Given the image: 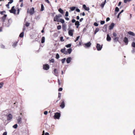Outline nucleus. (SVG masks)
<instances>
[{
  "mask_svg": "<svg viewBox=\"0 0 135 135\" xmlns=\"http://www.w3.org/2000/svg\"><path fill=\"white\" fill-rule=\"evenodd\" d=\"M72 50V49L71 48H70L68 49L67 50V51H68V53L69 54H70Z\"/></svg>",
  "mask_w": 135,
  "mask_h": 135,
  "instance_id": "a878e982",
  "label": "nucleus"
},
{
  "mask_svg": "<svg viewBox=\"0 0 135 135\" xmlns=\"http://www.w3.org/2000/svg\"><path fill=\"white\" fill-rule=\"evenodd\" d=\"M118 37H116L114 38V40L115 41H118Z\"/></svg>",
  "mask_w": 135,
  "mask_h": 135,
  "instance_id": "4d7b16f0",
  "label": "nucleus"
},
{
  "mask_svg": "<svg viewBox=\"0 0 135 135\" xmlns=\"http://www.w3.org/2000/svg\"><path fill=\"white\" fill-rule=\"evenodd\" d=\"M61 96V94L60 93H58V98H59V100L60 99Z\"/></svg>",
  "mask_w": 135,
  "mask_h": 135,
  "instance_id": "49530a36",
  "label": "nucleus"
},
{
  "mask_svg": "<svg viewBox=\"0 0 135 135\" xmlns=\"http://www.w3.org/2000/svg\"><path fill=\"white\" fill-rule=\"evenodd\" d=\"M107 25L106 24L103 27V31L104 32H105L107 31Z\"/></svg>",
  "mask_w": 135,
  "mask_h": 135,
  "instance_id": "f3484780",
  "label": "nucleus"
},
{
  "mask_svg": "<svg viewBox=\"0 0 135 135\" xmlns=\"http://www.w3.org/2000/svg\"><path fill=\"white\" fill-rule=\"evenodd\" d=\"M11 3H9V2H8V4L6 5V7L8 8L9 9V4H11Z\"/></svg>",
  "mask_w": 135,
  "mask_h": 135,
  "instance_id": "37998d69",
  "label": "nucleus"
},
{
  "mask_svg": "<svg viewBox=\"0 0 135 135\" xmlns=\"http://www.w3.org/2000/svg\"><path fill=\"white\" fill-rule=\"evenodd\" d=\"M60 116V113L57 112L55 114L54 118L55 119H59Z\"/></svg>",
  "mask_w": 135,
  "mask_h": 135,
  "instance_id": "f03ea898",
  "label": "nucleus"
},
{
  "mask_svg": "<svg viewBox=\"0 0 135 135\" xmlns=\"http://www.w3.org/2000/svg\"><path fill=\"white\" fill-rule=\"evenodd\" d=\"M59 22H60L61 23L63 24L65 22V21L63 19H60L59 21Z\"/></svg>",
  "mask_w": 135,
  "mask_h": 135,
  "instance_id": "c85d7f7f",
  "label": "nucleus"
},
{
  "mask_svg": "<svg viewBox=\"0 0 135 135\" xmlns=\"http://www.w3.org/2000/svg\"><path fill=\"white\" fill-rule=\"evenodd\" d=\"M7 15L4 14V16L2 17V18H1L2 20V21L3 22H4V21L6 17H7Z\"/></svg>",
  "mask_w": 135,
  "mask_h": 135,
  "instance_id": "6ab92c4d",
  "label": "nucleus"
},
{
  "mask_svg": "<svg viewBox=\"0 0 135 135\" xmlns=\"http://www.w3.org/2000/svg\"><path fill=\"white\" fill-rule=\"evenodd\" d=\"M105 4V3H104L103 2H102L101 5V6L102 8H103V7L104 6Z\"/></svg>",
  "mask_w": 135,
  "mask_h": 135,
  "instance_id": "09e8293b",
  "label": "nucleus"
},
{
  "mask_svg": "<svg viewBox=\"0 0 135 135\" xmlns=\"http://www.w3.org/2000/svg\"><path fill=\"white\" fill-rule=\"evenodd\" d=\"M17 124H16L13 126V127L15 129H16L17 127Z\"/></svg>",
  "mask_w": 135,
  "mask_h": 135,
  "instance_id": "58836bf2",
  "label": "nucleus"
},
{
  "mask_svg": "<svg viewBox=\"0 0 135 135\" xmlns=\"http://www.w3.org/2000/svg\"><path fill=\"white\" fill-rule=\"evenodd\" d=\"M62 88H60L58 90V91H62Z\"/></svg>",
  "mask_w": 135,
  "mask_h": 135,
  "instance_id": "680f3d73",
  "label": "nucleus"
},
{
  "mask_svg": "<svg viewBox=\"0 0 135 135\" xmlns=\"http://www.w3.org/2000/svg\"><path fill=\"white\" fill-rule=\"evenodd\" d=\"M50 61L51 62L53 63L54 62V60L53 59H52L51 60H50Z\"/></svg>",
  "mask_w": 135,
  "mask_h": 135,
  "instance_id": "3c124183",
  "label": "nucleus"
},
{
  "mask_svg": "<svg viewBox=\"0 0 135 135\" xmlns=\"http://www.w3.org/2000/svg\"><path fill=\"white\" fill-rule=\"evenodd\" d=\"M132 46L133 47H135V42H133L131 44Z\"/></svg>",
  "mask_w": 135,
  "mask_h": 135,
  "instance_id": "e433bc0d",
  "label": "nucleus"
},
{
  "mask_svg": "<svg viewBox=\"0 0 135 135\" xmlns=\"http://www.w3.org/2000/svg\"><path fill=\"white\" fill-rule=\"evenodd\" d=\"M102 47V46H101L100 44L97 43V44L96 48L98 51H100L101 50Z\"/></svg>",
  "mask_w": 135,
  "mask_h": 135,
  "instance_id": "20e7f679",
  "label": "nucleus"
},
{
  "mask_svg": "<svg viewBox=\"0 0 135 135\" xmlns=\"http://www.w3.org/2000/svg\"><path fill=\"white\" fill-rule=\"evenodd\" d=\"M44 10V5L43 4H41V11H43Z\"/></svg>",
  "mask_w": 135,
  "mask_h": 135,
  "instance_id": "b1692460",
  "label": "nucleus"
},
{
  "mask_svg": "<svg viewBox=\"0 0 135 135\" xmlns=\"http://www.w3.org/2000/svg\"><path fill=\"white\" fill-rule=\"evenodd\" d=\"M71 21L72 23H74L76 21V20L75 19H73Z\"/></svg>",
  "mask_w": 135,
  "mask_h": 135,
  "instance_id": "13d9d810",
  "label": "nucleus"
},
{
  "mask_svg": "<svg viewBox=\"0 0 135 135\" xmlns=\"http://www.w3.org/2000/svg\"><path fill=\"white\" fill-rule=\"evenodd\" d=\"M123 41L125 43L126 45H127L128 42V38L126 37H124L123 39Z\"/></svg>",
  "mask_w": 135,
  "mask_h": 135,
  "instance_id": "9b49d317",
  "label": "nucleus"
},
{
  "mask_svg": "<svg viewBox=\"0 0 135 135\" xmlns=\"http://www.w3.org/2000/svg\"><path fill=\"white\" fill-rule=\"evenodd\" d=\"M57 29L58 30H59L61 28V25H58L57 27Z\"/></svg>",
  "mask_w": 135,
  "mask_h": 135,
  "instance_id": "de8ad7c7",
  "label": "nucleus"
},
{
  "mask_svg": "<svg viewBox=\"0 0 135 135\" xmlns=\"http://www.w3.org/2000/svg\"><path fill=\"white\" fill-rule=\"evenodd\" d=\"M59 11L61 14H63L64 13V11L61 8H60L58 9Z\"/></svg>",
  "mask_w": 135,
  "mask_h": 135,
  "instance_id": "393cba45",
  "label": "nucleus"
},
{
  "mask_svg": "<svg viewBox=\"0 0 135 135\" xmlns=\"http://www.w3.org/2000/svg\"><path fill=\"white\" fill-rule=\"evenodd\" d=\"M83 7L86 11H88L89 12V7H86L85 4H83Z\"/></svg>",
  "mask_w": 135,
  "mask_h": 135,
  "instance_id": "f8f14e48",
  "label": "nucleus"
},
{
  "mask_svg": "<svg viewBox=\"0 0 135 135\" xmlns=\"http://www.w3.org/2000/svg\"><path fill=\"white\" fill-rule=\"evenodd\" d=\"M111 39L110 37L108 34L107 35V40L108 41H109Z\"/></svg>",
  "mask_w": 135,
  "mask_h": 135,
  "instance_id": "4be33fe9",
  "label": "nucleus"
},
{
  "mask_svg": "<svg viewBox=\"0 0 135 135\" xmlns=\"http://www.w3.org/2000/svg\"><path fill=\"white\" fill-rule=\"evenodd\" d=\"M3 83H0V89L2 88L3 86Z\"/></svg>",
  "mask_w": 135,
  "mask_h": 135,
  "instance_id": "8fccbe9b",
  "label": "nucleus"
},
{
  "mask_svg": "<svg viewBox=\"0 0 135 135\" xmlns=\"http://www.w3.org/2000/svg\"><path fill=\"white\" fill-rule=\"evenodd\" d=\"M69 15V13L68 12L66 11V12L65 14V16L66 17H67Z\"/></svg>",
  "mask_w": 135,
  "mask_h": 135,
  "instance_id": "5fc2aeb1",
  "label": "nucleus"
},
{
  "mask_svg": "<svg viewBox=\"0 0 135 135\" xmlns=\"http://www.w3.org/2000/svg\"><path fill=\"white\" fill-rule=\"evenodd\" d=\"M71 58L70 57H68L66 60V61L68 64H69L70 63L71 61Z\"/></svg>",
  "mask_w": 135,
  "mask_h": 135,
  "instance_id": "aec40b11",
  "label": "nucleus"
},
{
  "mask_svg": "<svg viewBox=\"0 0 135 135\" xmlns=\"http://www.w3.org/2000/svg\"><path fill=\"white\" fill-rule=\"evenodd\" d=\"M17 123L18 124H21L22 121V118L20 117H18V118L17 119Z\"/></svg>",
  "mask_w": 135,
  "mask_h": 135,
  "instance_id": "9d476101",
  "label": "nucleus"
},
{
  "mask_svg": "<svg viewBox=\"0 0 135 135\" xmlns=\"http://www.w3.org/2000/svg\"><path fill=\"white\" fill-rule=\"evenodd\" d=\"M15 6H13L11 10H9V11L11 13H15L16 10L14 9Z\"/></svg>",
  "mask_w": 135,
  "mask_h": 135,
  "instance_id": "423d86ee",
  "label": "nucleus"
},
{
  "mask_svg": "<svg viewBox=\"0 0 135 135\" xmlns=\"http://www.w3.org/2000/svg\"><path fill=\"white\" fill-rule=\"evenodd\" d=\"M115 24L113 23H112L109 26V29L110 30H111L114 27Z\"/></svg>",
  "mask_w": 135,
  "mask_h": 135,
  "instance_id": "ddd939ff",
  "label": "nucleus"
},
{
  "mask_svg": "<svg viewBox=\"0 0 135 135\" xmlns=\"http://www.w3.org/2000/svg\"><path fill=\"white\" fill-rule=\"evenodd\" d=\"M12 115L9 114H8L7 116V119L8 120H9L12 119Z\"/></svg>",
  "mask_w": 135,
  "mask_h": 135,
  "instance_id": "1a4fd4ad",
  "label": "nucleus"
},
{
  "mask_svg": "<svg viewBox=\"0 0 135 135\" xmlns=\"http://www.w3.org/2000/svg\"><path fill=\"white\" fill-rule=\"evenodd\" d=\"M113 36L114 37H116L117 36V34L115 32H114L113 33Z\"/></svg>",
  "mask_w": 135,
  "mask_h": 135,
  "instance_id": "0e129e2a",
  "label": "nucleus"
},
{
  "mask_svg": "<svg viewBox=\"0 0 135 135\" xmlns=\"http://www.w3.org/2000/svg\"><path fill=\"white\" fill-rule=\"evenodd\" d=\"M60 106L62 109L64 108L65 107V104L64 101L62 102Z\"/></svg>",
  "mask_w": 135,
  "mask_h": 135,
  "instance_id": "4468645a",
  "label": "nucleus"
},
{
  "mask_svg": "<svg viewBox=\"0 0 135 135\" xmlns=\"http://www.w3.org/2000/svg\"><path fill=\"white\" fill-rule=\"evenodd\" d=\"M65 60H66L65 58H64L61 60V62H62V64H63L64 63Z\"/></svg>",
  "mask_w": 135,
  "mask_h": 135,
  "instance_id": "f704fd0d",
  "label": "nucleus"
},
{
  "mask_svg": "<svg viewBox=\"0 0 135 135\" xmlns=\"http://www.w3.org/2000/svg\"><path fill=\"white\" fill-rule=\"evenodd\" d=\"M62 27V29L63 30L65 31H66V25L65 24H63Z\"/></svg>",
  "mask_w": 135,
  "mask_h": 135,
  "instance_id": "2eb2a0df",
  "label": "nucleus"
},
{
  "mask_svg": "<svg viewBox=\"0 0 135 135\" xmlns=\"http://www.w3.org/2000/svg\"><path fill=\"white\" fill-rule=\"evenodd\" d=\"M24 32L23 31L20 33L19 35V37H22L24 36Z\"/></svg>",
  "mask_w": 135,
  "mask_h": 135,
  "instance_id": "cd10ccee",
  "label": "nucleus"
},
{
  "mask_svg": "<svg viewBox=\"0 0 135 135\" xmlns=\"http://www.w3.org/2000/svg\"><path fill=\"white\" fill-rule=\"evenodd\" d=\"M119 11V9L117 7H116L115 8V11L117 12H118Z\"/></svg>",
  "mask_w": 135,
  "mask_h": 135,
  "instance_id": "a19ab883",
  "label": "nucleus"
},
{
  "mask_svg": "<svg viewBox=\"0 0 135 135\" xmlns=\"http://www.w3.org/2000/svg\"><path fill=\"white\" fill-rule=\"evenodd\" d=\"M63 37L62 36H61V37H60V40L62 41V42H63L64 41V40L63 39Z\"/></svg>",
  "mask_w": 135,
  "mask_h": 135,
  "instance_id": "ea45409f",
  "label": "nucleus"
},
{
  "mask_svg": "<svg viewBox=\"0 0 135 135\" xmlns=\"http://www.w3.org/2000/svg\"><path fill=\"white\" fill-rule=\"evenodd\" d=\"M99 31V29L98 28H97L95 29V30L94 31V34H95L96 33L98 32Z\"/></svg>",
  "mask_w": 135,
  "mask_h": 135,
  "instance_id": "c756f323",
  "label": "nucleus"
},
{
  "mask_svg": "<svg viewBox=\"0 0 135 135\" xmlns=\"http://www.w3.org/2000/svg\"><path fill=\"white\" fill-rule=\"evenodd\" d=\"M6 12L5 11H0V14H1L2 15H3V13H6Z\"/></svg>",
  "mask_w": 135,
  "mask_h": 135,
  "instance_id": "c03bdc74",
  "label": "nucleus"
},
{
  "mask_svg": "<svg viewBox=\"0 0 135 135\" xmlns=\"http://www.w3.org/2000/svg\"><path fill=\"white\" fill-rule=\"evenodd\" d=\"M128 33L129 35L132 36H135V33L131 31L128 32Z\"/></svg>",
  "mask_w": 135,
  "mask_h": 135,
  "instance_id": "412c9836",
  "label": "nucleus"
},
{
  "mask_svg": "<svg viewBox=\"0 0 135 135\" xmlns=\"http://www.w3.org/2000/svg\"><path fill=\"white\" fill-rule=\"evenodd\" d=\"M54 74L56 76H57V74L58 73V72L56 69L55 68L54 69Z\"/></svg>",
  "mask_w": 135,
  "mask_h": 135,
  "instance_id": "5701e85b",
  "label": "nucleus"
},
{
  "mask_svg": "<svg viewBox=\"0 0 135 135\" xmlns=\"http://www.w3.org/2000/svg\"><path fill=\"white\" fill-rule=\"evenodd\" d=\"M45 41V37H42L41 40V42L42 43H43Z\"/></svg>",
  "mask_w": 135,
  "mask_h": 135,
  "instance_id": "bb28decb",
  "label": "nucleus"
},
{
  "mask_svg": "<svg viewBox=\"0 0 135 135\" xmlns=\"http://www.w3.org/2000/svg\"><path fill=\"white\" fill-rule=\"evenodd\" d=\"M135 49H134V48H133L131 52L132 54H133L134 53L135 51Z\"/></svg>",
  "mask_w": 135,
  "mask_h": 135,
  "instance_id": "864d4df0",
  "label": "nucleus"
},
{
  "mask_svg": "<svg viewBox=\"0 0 135 135\" xmlns=\"http://www.w3.org/2000/svg\"><path fill=\"white\" fill-rule=\"evenodd\" d=\"M71 44H69L66 45L65 46L67 48H69L71 47Z\"/></svg>",
  "mask_w": 135,
  "mask_h": 135,
  "instance_id": "c9c22d12",
  "label": "nucleus"
},
{
  "mask_svg": "<svg viewBox=\"0 0 135 135\" xmlns=\"http://www.w3.org/2000/svg\"><path fill=\"white\" fill-rule=\"evenodd\" d=\"M60 20V17L59 16L57 15H56L54 18V21H57L58 22H59Z\"/></svg>",
  "mask_w": 135,
  "mask_h": 135,
  "instance_id": "7ed1b4c3",
  "label": "nucleus"
},
{
  "mask_svg": "<svg viewBox=\"0 0 135 135\" xmlns=\"http://www.w3.org/2000/svg\"><path fill=\"white\" fill-rule=\"evenodd\" d=\"M75 26L78 25H80L79 22L78 21H76L75 23Z\"/></svg>",
  "mask_w": 135,
  "mask_h": 135,
  "instance_id": "473e14b6",
  "label": "nucleus"
},
{
  "mask_svg": "<svg viewBox=\"0 0 135 135\" xmlns=\"http://www.w3.org/2000/svg\"><path fill=\"white\" fill-rule=\"evenodd\" d=\"M65 48H64V49H61L60 51L61 52L64 53V54H66L67 52L65 51Z\"/></svg>",
  "mask_w": 135,
  "mask_h": 135,
  "instance_id": "dca6fc26",
  "label": "nucleus"
},
{
  "mask_svg": "<svg viewBox=\"0 0 135 135\" xmlns=\"http://www.w3.org/2000/svg\"><path fill=\"white\" fill-rule=\"evenodd\" d=\"M76 11L78 12H80V10L78 8H76Z\"/></svg>",
  "mask_w": 135,
  "mask_h": 135,
  "instance_id": "e2e57ef3",
  "label": "nucleus"
},
{
  "mask_svg": "<svg viewBox=\"0 0 135 135\" xmlns=\"http://www.w3.org/2000/svg\"><path fill=\"white\" fill-rule=\"evenodd\" d=\"M48 112L47 111H45L44 112V114L45 115H46L47 114Z\"/></svg>",
  "mask_w": 135,
  "mask_h": 135,
  "instance_id": "69168bd1",
  "label": "nucleus"
},
{
  "mask_svg": "<svg viewBox=\"0 0 135 135\" xmlns=\"http://www.w3.org/2000/svg\"><path fill=\"white\" fill-rule=\"evenodd\" d=\"M30 23H28L27 22H26L25 25L27 27L29 26Z\"/></svg>",
  "mask_w": 135,
  "mask_h": 135,
  "instance_id": "4c0bfd02",
  "label": "nucleus"
},
{
  "mask_svg": "<svg viewBox=\"0 0 135 135\" xmlns=\"http://www.w3.org/2000/svg\"><path fill=\"white\" fill-rule=\"evenodd\" d=\"M9 1H10L9 2V3H12L13 2V0H8Z\"/></svg>",
  "mask_w": 135,
  "mask_h": 135,
  "instance_id": "052dcab7",
  "label": "nucleus"
},
{
  "mask_svg": "<svg viewBox=\"0 0 135 135\" xmlns=\"http://www.w3.org/2000/svg\"><path fill=\"white\" fill-rule=\"evenodd\" d=\"M74 31V29L70 30L68 31V34L69 36H73V32Z\"/></svg>",
  "mask_w": 135,
  "mask_h": 135,
  "instance_id": "0eeeda50",
  "label": "nucleus"
},
{
  "mask_svg": "<svg viewBox=\"0 0 135 135\" xmlns=\"http://www.w3.org/2000/svg\"><path fill=\"white\" fill-rule=\"evenodd\" d=\"M60 57V56L58 54H57L56 55V58L58 59Z\"/></svg>",
  "mask_w": 135,
  "mask_h": 135,
  "instance_id": "79ce46f5",
  "label": "nucleus"
},
{
  "mask_svg": "<svg viewBox=\"0 0 135 135\" xmlns=\"http://www.w3.org/2000/svg\"><path fill=\"white\" fill-rule=\"evenodd\" d=\"M130 0H124V3H126L128 1H130Z\"/></svg>",
  "mask_w": 135,
  "mask_h": 135,
  "instance_id": "774afa93",
  "label": "nucleus"
},
{
  "mask_svg": "<svg viewBox=\"0 0 135 135\" xmlns=\"http://www.w3.org/2000/svg\"><path fill=\"white\" fill-rule=\"evenodd\" d=\"M12 20L11 19H9L8 20V22L7 23H3V26L7 27H9L12 23Z\"/></svg>",
  "mask_w": 135,
  "mask_h": 135,
  "instance_id": "f257e3e1",
  "label": "nucleus"
},
{
  "mask_svg": "<svg viewBox=\"0 0 135 135\" xmlns=\"http://www.w3.org/2000/svg\"><path fill=\"white\" fill-rule=\"evenodd\" d=\"M69 25H68V27H69V28L68 29V30H69V29H70L71 28V27L72 25V24L70 22H69Z\"/></svg>",
  "mask_w": 135,
  "mask_h": 135,
  "instance_id": "72a5a7b5",
  "label": "nucleus"
},
{
  "mask_svg": "<svg viewBox=\"0 0 135 135\" xmlns=\"http://www.w3.org/2000/svg\"><path fill=\"white\" fill-rule=\"evenodd\" d=\"M91 44L90 42H89L86 43L85 44V45L87 47H88L90 46Z\"/></svg>",
  "mask_w": 135,
  "mask_h": 135,
  "instance_id": "a211bd4d",
  "label": "nucleus"
},
{
  "mask_svg": "<svg viewBox=\"0 0 135 135\" xmlns=\"http://www.w3.org/2000/svg\"><path fill=\"white\" fill-rule=\"evenodd\" d=\"M94 25L95 26H97L98 25V24L97 22H95L94 23Z\"/></svg>",
  "mask_w": 135,
  "mask_h": 135,
  "instance_id": "6e6d98bb",
  "label": "nucleus"
},
{
  "mask_svg": "<svg viewBox=\"0 0 135 135\" xmlns=\"http://www.w3.org/2000/svg\"><path fill=\"white\" fill-rule=\"evenodd\" d=\"M105 22L104 21H102L100 22V24L101 25H103L105 23Z\"/></svg>",
  "mask_w": 135,
  "mask_h": 135,
  "instance_id": "603ef678",
  "label": "nucleus"
},
{
  "mask_svg": "<svg viewBox=\"0 0 135 135\" xmlns=\"http://www.w3.org/2000/svg\"><path fill=\"white\" fill-rule=\"evenodd\" d=\"M17 42H14L13 44L12 45V46L13 47H16L17 45Z\"/></svg>",
  "mask_w": 135,
  "mask_h": 135,
  "instance_id": "2f4dec72",
  "label": "nucleus"
},
{
  "mask_svg": "<svg viewBox=\"0 0 135 135\" xmlns=\"http://www.w3.org/2000/svg\"><path fill=\"white\" fill-rule=\"evenodd\" d=\"M75 7L73 6L70 7V8L71 9V11H72L74 10L75 9Z\"/></svg>",
  "mask_w": 135,
  "mask_h": 135,
  "instance_id": "7c9ffc66",
  "label": "nucleus"
},
{
  "mask_svg": "<svg viewBox=\"0 0 135 135\" xmlns=\"http://www.w3.org/2000/svg\"><path fill=\"white\" fill-rule=\"evenodd\" d=\"M110 20V18L109 17H107L106 19V21L107 22H108Z\"/></svg>",
  "mask_w": 135,
  "mask_h": 135,
  "instance_id": "bf43d9fd",
  "label": "nucleus"
},
{
  "mask_svg": "<svg viewBox=\"0 0 135 135\" xmlns=\"http://www.w3.org/2000/svg\"><path fill=\"white\" fill-rule=\"evenodd\" d=\"M50 67L49 65L47 64L44 65H43V69L45 70H47Z\"/></svg>",
  "mask_w": 135,
  "mask_h": 135,
  "instance_id": "39448f33",
  "label": "nucleus"
},
{
  "mask_svg": "<svg viewBox=\"0 0 135 135\" xmlns=\"http://www.w3.org/2000/svg\"><path fill=\"white\" fill-rule=\"evenodd\" d=\"M34 8L33 7H32L29 11V12L31 15H32L34 13Z\"/></svg>",
  "mask_w": 135,
  "mask_h": 135,
  "instance_id": "6e6552de",
  "label": "nucleus"
},
{
  "mask_svg": "<svg viewBox=\"0 0 135 135\" xmlns=\"http://www.w3.org/2000/svg\"><path fill=\"white\" fill-rule=\"evenodd\" d=\"M7 132H4L3 133V135H7Z\"/></svg>",
  "mask_w": 135,
  "mask_h": 135,
  "instance_id": "338daca9",
  "label": "nucleus"
},
{
  "mask_svg": "<svg viewBox=\"0 0 135 135\" xmlns=\"http://www.w3.org/2000/svg\"><path fill=\"white\" fill-rule=\"evenodd\" d=\"M80 37V36H77L76 37V39L74 41L75 42H76L79 39V38Z\"/></svg>",
  "mask_w": 135,
  "mask_h": 135,
  "instance_id": "a18cd8bd",
  "label": "nucleus"
}]
</instances>
